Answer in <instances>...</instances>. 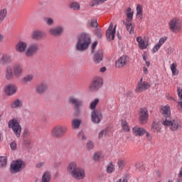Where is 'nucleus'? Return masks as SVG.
<instances>
[{"label":"nucleus","mask_w":182,"mask_h":182,"mask_svg":"<svg viewBox=\"0 0 182 182\" xmlns=\"http://www.w3.org/2000/svg\"><path fill=\"white\" fill-rule=\"evenodd\" d=\"M92 43V37L87 33H82L77 38L75 43V50L77 52H85L89 49V46Z\"/></svg>","instance_id":"nucleus-1"},{"label":"nucleus","mask_w":182,"mask_h":182,"mask_svg":"<svg viewBox=\"0 0 182 182\" xmlns=\"http://www.w3.org/2000/svg\"><path fill=\"white\" fill-rule=\"evenodd\" d=\"M67 172L69 176H71L74 180H83L86 177L85 168L77 166L76 162H70L67 168Z\"/></svg>","instance_id":"nucleus-2"},{"label":"nucleus","mask_w":182,"mask_h":182,"mask_svg":"<svg viewBox=\"0 0 182 182\" xmlns=\"http://www.w3.org/2000/svg\"><path fill=\"white\" fill-rule=\"evenodd\" d=\"M68 104L73 106V109L77 115L80 114V109L83 107V100L75 97H70L68 100Z\"/></svg>","instance_id":"nucleus-3"},{"label":"nucleus","mask_w":182,"mask_h":182,"mask_svg":"<svg viewBox=\"0 0 182 182\" xmlns=\"http://www.w3.org/2000/svg\"><path fill=\"white\" fill-rule=\"evenodd\" d=\"M68 133V127L65 125H57L51 130V136L55 139H63Z\"/></svg>","instance_id":"nucleus-4"},{"label":"nucleus","mask_w":182,"mask_h":182,"mask_svg":"<svg viewBox=\"0 0 182 182\" xmlns=\"http://www.w3.org/2000/svg\"><path fill=\"white\" fill-rule=\"evenodd\" d=\"M9 129H12L15 136L16 137H21V133L22 132V127L19 124L17 118H13L8 123Z\"/></svg>","instance_id":"nucleus-5"},{"label":"nucleus","mask_w":182,"mask_h":182,"mask_svg":"<svg viewBox=\"0 0 182 182\" xmlns=\"http://www.w3.org/2000/svg\"><path fill=\"white\" fill-rule=\"evenodd\" d=\"M168 26L173 33H180L182 26L181 20L178 18H173L169 21Z\"/></svg>","instance_id":"nucleus-6"},{"label":"nucleus","mask_w":182,"mask_h":182,"mask_svg":"<svg viewBox=\"0 0 182 182\" xmlns=\"http://www.w3.org/2000/svg\"><path fill=\"white\" fill-rule=\"evenodd\" d=\"M25 161L22 159H17L13 164H11L10 171L11 174H16L25 168Z\"/></svg>","instance_id":"nucleus-7"},{"label":"nucleus","mask_w":182,"mask_h":182,"mask_svg":"<svg viewBox=\"0 0 182 182\" xmlns=\"http://www.w3.org/2000/svg\"><path fill=\"white\" fill-rule=\"evenodd\" d=\"M163 124L164 126H170V129L172 132H176V130H178L181 127L178 120H171V118L165 119V120L163 121Z\"/></svg>","instance_id":"nucleus-8"},{"label":"nucleus","mask_w":182,"mask_h":182,"mask_svg":"<svg viewBox=\"0 0 182 182\" xmlns=\"http://www.w3.org/2000/svg\"><path fill=\"white\" fill-rule=\"evenodd\" d=\"M38 50H39V44L36 43H31L25 52V55L27 58H31V56H33V55H35Z\"/></svg>","instance_id":"nucleus-9"},{"label":"nucleus","mask_w":182,"mask_h":182,"mask_svg":"<svg viewBox=\"0 0 182 182\" xmlns=\"http://www.w3.org/2000/svg\"><path fill=\"white\" fill-rule=\"evenodd\" d=\"M102 85L103 79L100 77H97L92 80L91 85L90 86V90H91V92H96L102 87Z\"/></svg>","instance_id":"nucleus-10"},{"label":"nucleus","mask_w":182,"mask_h":182,"mask_svg":"<svg viewBox=\"0 0 182 182\" xmlns=\"http://www.w3.org/2000/svg\"><path fill=\"white\" fill-rule=\"evenodd\" d=\"M102 119H103V114H102V112L100 110H92L91 112V120L92 123L95 124H99L100 122H102Z\"/></svg>","instance_id":"nucleus-11"},{"label":"nucleus","mask_w":182,"mask_h":182,"mask_svg":"<svg viewBox=\"0 0 182 182\" xmlns=\"http://www.w3.org/2000/svg\"><path fill=\"white\" fill-rule=\"evenodd\" d=\"M18 92V87L15 84H9L5 86L4 93L6 96H14Z\"/></svg>","instance_id":"nucleus-12"},{"label":"nucleus","mask_w":182,"mask_h":182,"mask_svg":"<svg viewBox=\"0 0 182 182\" xmlns=\"http://www.w3.org/2000/svg\"><path fill=\"white\" fill-rule=\"evenodd\" d=\"M13 72L15 77H21L23 75V66L19 63L13 65Z\"/></svg>","instance_id":"nucleus-13"},{"label":"nucleus","mask_w":182,"mask_h":182,"mask_svg":"<svg viewBox=\"0 0 182 182\" xmlns=\"http://www.w3.org/2000/svg\"><path fill=\"white\" fill-rule=\"evenodd\" d=\"M149 120V111L146 108H141L139 111V122L141 124H146Z\"/></svg>","instance_id":"nucleus-14"},{"label":"nucleus","mask_w":182,"mask_h":182,"mask_svg":"<svg viewBox=\"0 0 182 182\" xmlns=\"http://www.w3.org/2000/svg\"><path fill=\"white\" fill-rule=\"evenodd\" d=\"M129 59L127 55H122L115 62V68H123V66H126L127 63H129Z\"/></svg>","instance_id":"nucleus-15"},{"label":"nucleus","mask_w":182,"mask_h":182,"mask_svg":"<svg viewBox=\"0 0 182 182\" xmlns=\"http://www.w3.org/2000/svg\"><path fill=\"white\" fill-rule=\"evenodd\" d=\"M133 134L135 136H143L144 134H146V137H150V134L144 129V128L139 127L138 126L134 127L132 129Z\"/></svg>","instance_id":"nucleus-16"},{"label":"nucleus","mask_w":182,"mask_h":182,"mask_svg":"<svg viewBox=\"0 0 182 182\" xmlns=\"http://www.w3.org/2000/svg\"><path fill=\"white\" fill-rule=\"evenodd\" d=\"M64 28L63 26H56L54 28H51L49 29V33L52 36L58 37L62 36V33H63Z\"/></svg>","instance_id":"nucleus-17"},{"label":"nucleus","mask_w":182,"mask_h":182,"mask_svg":"<svg viewBox=\"0 0 182 182\" xmlns=\"http://www.w3.org/2000/svg\"><path fill=\"white\" fill-rule=\"evenodd\" d=\"M26 48H28V44L23 41H19L16 45V50L20 53H23L26 50Z\"/></svg>","instance_id":"nucleus-18"},{"label":"nucleus","mask_w":182,"mask_h":182,"mask_svg":"<svg viewBox=\"0 0 182 182\" xmlns=\"http://www.w3.org/2000/svg\"><path fill=\"white\" fill-rule=\"evenodd\" d=\"M150 87V84L147 82H143V83H138L137 87L136 88V92L137 93H140L144 90H147Z\"/></svg>","instance_id":"nucleus-19"},{"label":"nucleus","mask_w":182,"mask_h":182,"mask_svg":"<svg viewBox=\"0 0 182 182\" xmlns=\"http://www.w3.org/2000/svg\"><path fill=\"white\" fill-rule=\"evenodd\" d=\"M48 90V85L45 83H41L36 87V92L38 95H43Z\"/></svg>","instance_id":"nucleus-20"},{"label":"nucleus","mask_w":182,"mask_h":182,"mask_svg":"<svg viewBox=\"0 0 182 182\" xmlns=\"http://www.w3.org/2000/svg\"><path fill=\"white\" fill-rule=\"evenodd\" d=\"M12 62V55L4 54L0 58V65H9Z\"/></svg>","instance_id":"nucleus-21"},{"label":"nucleus","mask_w":182,"mask_h":182,"mask_svg":"<svg viewBox=\"0 0 182 182\" xmlns=\"http://www.w3.org/2000/svg\"><path fill=\"white\" fill-rule=\"evenodd\" d=\"M5 76L6 80H12V79H14V76H15V75L14 74V71H12V67H11V65L6 68Z\"/></svg>","instance_id":"nucleus-22"},{"label":"nucleus","mask_w":182,"mask_h":182,"mask_svg":"<svg viewBox=\"0 0 182 182\" xmlns=\"http://www.w3.org/2000/svg\"><path fill=\"white\" fill-rule=\"evenodd\" d=\"M46 34L45 32L41 31H35L31 34L32 39H34V41H38V39H41V38H43Z\"/></svg>","instance_id":"nucleus-23"},{"label":"nucleus","mask_w":182,"mask_h":182,"mask_svg":"<svg viewBox=\"0 0 182 182\" xmlns=\"http://www.w3.org/2000/svg\"><path fill=\"white\" fill-rule=\"evenodd\" d=\"M161 113L166 119H171V112L170 111V106L166 105L161 108Z\"/></svg>","instance_id":"nucleus-24"},{"label":"nucleus","mask_w":182,"mask_h":182,"mask_svg":"<svg viewBox=\"0 0 182 182\" xmlns=\"http://www.w3.org/2000/svg\"><path fill=\"white\" fill-rule=\"evenodd\" d=\"M93 60L95 63H100L103 60V52L102 50L97 51L94 55Z\"/></svg>","instance_id":"nucleus-25"},{"label":"nucleus","mask_w":182,"mask_h":182,"mask_svg":"<svg viewBox=\"0 0 182 182\" xmlns=\"http://www.w3.org/2000/svg\"><path fill=\"white\" fill-rule=\"evenodd\" d=\"M114 35H116V26H114L113 31H107L106 32L107 40L109 42H110V41H113V39H114Z\"/></svg>","instance_id":"nucleus-26"},{"label":"nucleus","mask_w":182,"mask_h":182,"mask_svg":"<svg viewBox=\"0 0 182 182\" xmlns=\"http://www.w3.org/2000/svg\"><path fill=\"white\" fill-rule=\"evenodd\" d=\"M136 42H138L140 49L144 50L147 48L146 41H143V38L141 36L136 37Z\"/></svg>","instance_id":"nucleus-27"},{"label":"nucleus","mask_w":182,"mask_h":182,"mask_svg":"<svg viewBox=\"0 0 182 182\" xmlns=\"http://www.w3.org/2000/svg\"><path fill=\"white\" fill-rule=\"evenodd\" d=\"M151 130L154 132V133H159L160 132V130H161V126L159 122H156V121L153 122Z\"/></svg>","instance_id":"nucleus-28"},{"label":"nucleus","mask_w":182,"mask_h":182,"mask_svg":"<svg viewBox=\"0 0 182 182\" xmlns=\"http://www.w3.org/2000/svg\"><path fill=\"white\" fill-rule=\"evenodd\" d=\"M7 15L8 11L6 8L0 10V23H2L5 21Z\"/></svg>","instance_id":"nucleus-29"},{"label":"nucleus","mask_w":182,"mask_h":182,"mask_svg":"<svg viewBox=\"0 0 182 182\" xmlns=\"http://www.w3.org/2000/svg\"><path fill=\"white\" fill-rule=\"evenodd\" d=\"M31 80H33V75H28L21 79V82L23 85H28Z\"/></svg>","instance_id":"nucleus-30"},{"label":"nucleus","mask_w":182,"mask_h":182,"mask_svg":"<svg viewBox=\"0 0 182 182\" xmlns=\"http://www.w3.org/2000/svg\"><path fill=\"white\" fill-rule=\"evenodd\" d=\"M22 101H21L19 99H17L11 104V109H18V107H22Z\"/></svg>","instance_id":"nucleus-31"},{"label":"nucleus","mask_w":182,"mask_h":182,"mask_svg":"<svg viewBox=\"0 0 182 182\" xmlns=\"http://www.w3.org/2000/svg\"><path fill=\"white\" fill-rule=\"evenodd\" d=\"M136 18L138 19H143V7L140 4L136 6Z\"/></svg>","instance_id":"nucleus-32"},{"label":"nucleus","mask_w":182,"mask_h":182,"mask_svg":"<svg viewBox=\"0 0 182 182\" xmlns=\"http://www.w3.org/2000/svg\"><path fill=\"white\" fill-rule=\"evenodd\" d=\"M125 14L127 15V19L129 22H132L133 21V11H132V8L128 7L125 11Z\"/></svg>","instance_id":"nucleus-33"},{"label":"nucleus","mask_w":182,"mask_h":182,"mask_svg":"<svg viewBox=\"0 0 182 182\" xmlns=\"http://www.w3.org/2000/svg\"><path fill=\"white\" fill-rule=\"evenodd\" d=\"M124 25H125L127 28V31L132 35V33H134V28H133V26L132 25V23H127L126 21H123Z\"/></svg>","instance_id":"nucleus-34"},{"label":"nucleus","mask_w":182,"mask_h":182,"mask_svg":"<svg viewBox=\"0 0 182 182\" xmlns=\"http://www.w3.org/2000/svg\"><path fill=\"white\" fill-rule=\"evenodd\" d=\"M50 173L46 171L43 174L41 182H50Z\"/></svg>","instance_id":"nucleus-35"},{"label":"nucleus","mask_w":182,"mask_h":182,"mask_svg":"<svg viewBox=\"0 0 182 182\" xmlns=\"http://www.w3.org/2000/svg\"><path fill=\"white\" fill-rule=\"evenodd\" d=\"M121 126L124 132H130V127H129V123H127V121L122 119L121 122Z\"/></svg>","instance_id":"nucleus-36"},{"label":"nucleus","mask_w":182,"mask_h":182,"mask_svg":"<svg viewBox=\"0 0 182 182\" xmlns=\"http://www.w3.org/2000/svg\"><path fill=\"white\" fill-rule=\"evenodd\" d=\"M80 124H82V120L80 119H74L72 121V126L73 129H79V127H80Z\"/></svg>","instance_id":"nucleus-37"},{"label":"nucleus","mask_w":182,"mask_h":182,"mask_svg":"<svg viewBox=\"0 0 182 182\" xmlns=\"http://www.w3.org/2000/svg\"><path fill=\"white\" fill-rule=\"evenodd\" d=\"M171 70L172 72L173 76H177V75H178V73H179V71L177 69V64L172 63L171 65Z\"/></svg>","instance_id":"nucleus-38"},{"label":"nucleus","mask_w":182,"mask_h":182,"mask_svg":"<svg viewBox=\"0 0 182 182\" xmlns=\"http://www.w3.org/2000/svg\"><path fill=\"white\" fill-rule=\"evenodd\" d=\"M70 8L73 11H79L80 9V4L77 2H73L70 4Z\"/></svg>","instance_id":"nucleus-39"},{"label":"nucleus","mask_w":182,"mask_h":182,"mask_svg":"<svg viewBox=\"0 0 182 182\" xmlns=\"http://www.w3.org/2000/svg\"><path fill=\"white\" fill-rule=\"evenodd\" d=\"M100 157H102V152H95L92 156V160H94V161L99 162L100 161Z\"/></svg>","instance_id":"nucleus-40"},{"label":"nucleus","mask_w":182,"mask_h":182,"mask_svg":"<svg viewBox=\"0 0 182 182\" xmlns=\"http://www.w3.org/2000/svg\"><path fill=\"white\" fill-rule=\"evenodd\" d=\"M99 103V99L96 98L94 100V101H92L90 105V109H91V110H97L96 109V106H97V104Z\"/></svg>","instance_id":"nucleus-41"},{"label":"nucleus","mask_w":182,"mask_h":182,"mask_svg":"<svg viewBox=\"0 0 182 182\" xmlns=\"http://www.w3.org/2000/svg\"><path fill=\"white\" fill-rule=\"evenodd\" d=\"M43 21L48 25V26H52V25L54 23V21L52 18L44 17Z\"/></svg>","instance_id":"nucleus-42"},{"label":"nucleus","mask_w":182,"mask_h":182,"mask_svg":"<svg viewBox=\"0 0 182 182\" xmlns=\"http://www.w3.org/2000/svg\"><path fill=\"white\" fill-rule=\"evenodd\" d=\"M105 1L107 0H92L90 5V6H97V5H99V4H103L105 2Z\"/></svg>","instance_id":"nucleus-43"},{"label":"nucleus","mask_w":182,"mask_h":182,"mask_svg":"<svg viewBox=\"0 0 182 182\" xmlns=\"http://www.w3.org/2000/svg\"><path fill=\"white\" fill-rule=\"evenodd\" d=\"M8 159L6 156H0V167H6Z\"/></svg>","instance_id":"nucleus-44"},{"label":"nucleus","mask_w":182,"mask_h":182,"mask_svg":"<svg viewBox=\"0 0 182 182\" xmlns=\"http://www.w3.org/2000/svg\"><path fill=\"white\" fill-rule=\"evenodd\" d=\"M86 149L87 151H90V150H93L95 149V143L92 141H88L86 144Z\"/></svg>","instance_id":"nucleus-45"},{"label":"nucleus","mask_w":182,"mask_h":182,"mask_svg":"<svg viewBox=\"0 0 182 182\" xmlns=\"http://www.w3.org/2000/svg\"><path fill=\"white\" fill-rule=\"evenodd\" d=\"M95 35L97 36V39H102L103 36V33H102V29L96 28L94 31Z\"/></svg>","instance_id":"nucleus-46"},{"label":"nucleus","mask_w":182,"mask_h":182,"mask_svg":"<svg viewBox=\"0 0 182 182\" xmlns=\"http://www.w3.org/2000/svg\"><path fill=\"white\" fill-rule=\"evenodd\" d=\"M113 171H114V166L113 165V163L111 162L107 166V173L112 174Z\"/></svg>","instance_id":"nucleus-47"},{"label":"nucleus","mask_w":182,"mask_h":182,"mask_svg":"<svg viewBox=\"0 0 182 182\" xmlns=\"http://www.w3.org/2000/svg\"><path fill=\"white\" fill-rule=\"evenodd\" d=\"M117 165L120 170H123V168H124V166H126V161L119 159L117 161Z\"/></svg>","instance_id":"nucleus-48"},{"label":"nucleus","mask_w":182,"mask_h":182,"mask_svg":"<svg viewBox=\"0 0 182 182\" xmlns=\"http://www.w3.org/2000/svg\"><path fill=\"white\" fill-rule=\"evenodd\" d=\"M90 23L92 28H97V26H99V24L97 23V19L96 18L90 20Z\"/></svg>","instance_id":"nucleus-49"},{"label":"nucleus","mask_w":182,"mask_h":182,"mask_svg":"<svg viewBox=\"0 0 182 182\" xmlns=\"http://www.w3.org/2000/svg\"><path fill=\"white\" fill-rule=\"evenodd\" d=\"M23 144L27 149L31 148V139H23Z\"/></svg>","instance_id":"nucleus-50"},{"label":"nucleus","mask_w":182,"mask_h":182,"mask_svg":"<svg viewBox=\"0 0 182 182\" xmlns=\"http://www.w3.org/2000/svg\"><path fill=\"white\" fill-rule=\"evenodd\" d=\"M23 139H28L29 136H31V132H29L28 129H25L23 133Z\"/></svg>","instance_id":"nucleus-51"},{"label":"nucleus","mask_w":182,"mask_h":182,"mask_svg":"<svg viewBox=\"0 0 182 182\" xmlns=\"http://www.w3.org/2000/svg\"><path fill=\"white\" fill-rule=\"evenodd\" d=\"M78 137L79 139H80L81 140H86V136H85V133L82 131H80L78 133Z\"/></svg>","instance_id":"nucleus-52"},{"label":"nucleus","mask_w":182,"mask_h":182,"mask_svg":"<svg viewBox=\"0 0 182 182\" xmlns=\"http://www.w3.org/2000/svg\"><path fill=\"white\" fill-rule=\"evenodd\" d=\"M167 41V37H162L159 39L158 44L161 46Z\"/></svg>","instance_id":"nucleus-53"},{"label":"nucleus","mask_w":182,"mask_h":182,"mask_svg":"<svg viewBox=\"0 0 182 182\" xmlns=\"http://www.w3.org/2000/svg\"><path fill=\"white\" fill-rule=\"evenodd\" d=\"M160 48H161V46L159 45V43L155 45L152 49L153 53H156V52H157L159 50V49H160Z\"/></svg>","instance_id":"nucleus-54"},{"label":"nucleus","mask_w":182,"mask_h":182,"mask_svg":"<svg viewBox=\"0 0 182 182\" xmlns=\"http://www.w3.org/2000/svg\"><path fill=\"white\" fill-rule=\"evenodd\" d=\"M10 147L11 150H16V142H11L10 144Z\"/></svg>","instance_id":"nucleus-55"},{"label":"nucleus","mask_w":182,"mask_h":182,"mask_svg":"<svg viewBox=\"0 0 182 182\" xmlns=\"http://www.w3.org/2000/svg\"><path fill=\"white\" fill-rule=\"evenodd\" d=\"M97 46V41H95L92 45V52H95V49Z\"/></svg>","instance_id":"nucleus-56"},{"label":"nucleus","mask_w":182,"mask_h":182,"mask_svg":"<svg viewBox=\"0 0 182 182\" xmlns=\"http://www.w3.org/2000/svg\"><path fill=\"white\" fill-rule=\"evenodd\" d=\"M45 166V162H41V163H38L36 165V167L37 168H41V167Z\"/></svg>","instance_id":"nucleus-57"},{"label":"nucleus","mask_w":182,"mask_h":182,"mask_svg":"<svg viewBox=\"0 0 182 182\" xmlns=\"http://www.w3.org/2000/svg\"><path fill=\"white\" fill-rule=\"evenodd\" d=\"M166 53H168V55H171V54H173V48H168L166 50Z\"/></svg>","instance_id":"nucleus-58"},{"label":"nucleus","mask_w":182,"mask_h":182,"mask_svg":"<svg viewBox=\"0 0 182 182\" xmlns=\"http://www.w3.org/2000/svg\"><path fill=\"white\" fill-rule=\"evenodd\" d=\"M105 134V130H102L100 134H99V136H98V138L99 139H102L103 138V135Z\"/></svg>","instance_id":"nucleus-59"},{"label":"nucleus","mask_w":182,"mask_h":182,"mask_svg":"<svg viewBox=\"0 0 182 182\" xmlns=\"http://www.w3.org/2000/svg\"><path fill=\"white\" fill-rule=\"evenodd\" d=\"M117 182H127V178H119L117 181Z\"/></svg>","instance_id":"nucleus-60"},{"label":"nucleus","mask_w":182,"mask_h":182,"mask_svg":"<svg viewBox=\"0 0 182 182\" xmlns=\"http://www.w3.org/2000/svg\"><path fill=\"white\" fill-rule=\"evenodd\" d=\"M107 31H109L111 32H113V23H111Z\"/></svg>","instance_id":"nucleus-61"},{"label":"nucleus","mask_w":182,"mask_h":182,"mask_svg":"<svg viewBox=\"0 0 182 182\" xmlns=\"http://www.w3.org/2000/svg\"><path fill=\"white\" fill-rule=\"evenodd\" d=\"M143 70H144V75H147V73H149V70L147 69V68L144 67Z\"/></svg>","instance_id":"nucleus-62"},{"label":"nucleus","mask_w":182,"mask_h":182,"mask_svg":"<svg viewBox=\"0 0 182 182\" xmlns=\"http://www.w3.org/2000/svg\"><path fill=\"white\" fill-rule=\"evenodd\" d=\"M106 70V67H102L100 69V72L104 73Z\"/></svg>","instance_id":"nucleus-63"},{"label":"nucleus","mask_w":182,"mask_h":182,"mask_svg":"<svg viewBox=\"0 0 182 182\" xmlns=\"http://www.w3.org/2000/svg\"><path fill=\"white\" fill-rule=\"evenodd\" d=\"M178 177H182V168H181V171H180V172H179V173H178Z\"/></svg>","instance_id":"nucleus-64"}]
</instances>
